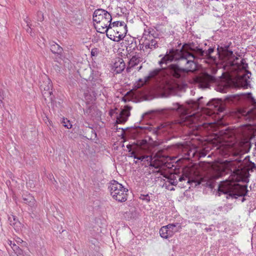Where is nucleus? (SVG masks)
Wrapping results in <instances>:
<instances>
[{"label":"nucleus","mask_w":256,"mask_h":256,"mask_svg":"<svg viewBox=\"0 0 256 256\" xmlns=\"http://www.w3.org/2000/svg\"><path fill=\"white\" fill-rule=\"evenodd\" d=\"M214 52V48H210L208 50L204 51L198 47L194 43L186 44L180 50H172L168 54H166L159 61L158 64L162 68H156L151 71L144 80H140V82L136 84V87L140 88L150 80L154 78L156 81H161V76L163 74L162 69L165 68L163 64L167 65L173 60H178L180 65L184 68H180L178 66L172 64L166 70L168 76L162 80V83H165L164 88L170 92H173L178 88L180 84H178L182 81L189 72H192L196 70V63L194 60L196 58H206L208 60L214 58L211 56Z\"/></svg>","instance_id":"1"},{"label":"nucleus","mask_w":256,"mask_h":256,"mask_svg":"<svg viewBox=\"0 0 256 256\" xmlns=\"http://www.w3.org/2000/svg\"><path fill=\"white\" fill-rule=\"evenodd\" d=\"M203 97L200 98L196 101L190 100L186 102L184 104H180L178 102L174 103L172 106L168 108L170 112H175L179 116L178 122L190 128H196L199 120V114L193 111L200 109L202 105L201 100Z\"/></svg>","instance_id":"2"},{"label":"nucleus","mask_w":256,"mask_h":256,"mask_svg":"<svg viewBox=\"0 0 256 256\" xmlns=\"http://www.w3.org/2000/svg\"><path fill=\"white\" fill-rule=\"evenodd\" d=\"M248 192L246 186L228 182H222L218 188L219 196L221 194H226L227 198H237L238 196H245L247 194Z\"/></svg>","instance_id":"3"},{"label":"nucleus","mask_w":256,"mask_h":256,"mask_svg":"<svg viewBox=\"0 0 256 256\" xmlns=\"http://www.w3.org/2000/svg\"><path fill=\"white\" fill-rule=\"evenodd\" d=\"M92 18L94 22L96 23L94 28L98 32H108L106 28L112 20V16L108 12L103 9H97L94 12Z\"/></svg>","instance_id":"4"},{"label":"nucleus","mask_w":256,"mask_h":256,"mask_svg":"<svg viewBox=\"0 0 256 256\" xmlns=\"http://www.w3.org/2000/svg\"><path fill=\"white\" fill-rule=\"evenodd\" d=\"M112 197L120 202L127 200L128 190L116 180H112L108 186Z\"/></svg>","instance_id":"5"},{"label":"nucleus","mask_w":256,"mask_h":256,"mask_svg":"<svg viewBox=\"0 0 256 256\" xmlns=\"http://www.w3.org/2000/svg\"><path fill=\"white\" fill-rule=\"evenodd\" d=\"M134 126L136 127L134 132L142 134L143 132H151L154 134H158L160 132L168 131L169 129L173 128L174 125L168 122L162 124L156 127H152L150 125L146 126H136L135 125Z\"/></svg>","instance_id":"6"},{"label":"nucleus","mask_w":256,"mask_h":256,"mask_svg":"<svg viewBox=\"0 0 256 256\" xmlns=\"http://www.w3.org/2000/svg\"><path fill=\"white\" fill-rule=\"evenodd\" d=\"M158 38L154 37L150 34V32L144 30L142 38H141L142 44H140V49L144 51L148 49L150 50L156 49L158 47Z\"/></svg>","instance_id":"7"},{"label":"nucleus","mask_w":256,"mask_h":256,"mask_svg":"<svg viewBox=\"0 0 256 256\" xmlns=\"http://www.w3.org/2000/svg\"><path fill=\"white\" fill-rule=\"evenodd\" d=\"M223 54L224 61L228 65L236 66L238 68L245 70L248 68V64L246 62L244 59L240 60V62H238L239 60L238 58L234 54L232 51L226 48L223 50Z\"/></svg>","instance_id":"8"},{"label":"nucleus","mask_w":256,"mask_h":256,"mask_svg":"<svg viewBox=\"0 0 256 256\" xmlns=\"http://www.w3.org/2000/svg\"><path fill=\"white\" fill-rule=\"evenodd\" d=\"M40 88L45 100L48 98L50 101H52L54 96L52 91V83L50 80L46 76H44L42 77V81H40Z\"/></svg>","instance_id":"9"},{"label":"nucleus","mask_w":256,"mask_h":256,"mask_svg":"<svg viewBox=\"0 0 256 256\" xmlns=\"http://www.w3.org/2000/svg\"><path fill=\"white\" fill-rule=\"evenodd\" d=\"M128 30L124 28V27L116 26L114 29L112 30L111 33H106L107 36L110 39L118 42L124 38Z\"/></svg>","instance_id":"10"},{"label":"nucleus","mask_w":256,"mask_h":256,"mask_svg":"<svg viewBox=\"0 0 256 256\" xmlns=\"http://www.w3.org/2000/svg\"><path fill=\"white\" fill-rule=\"evenodd\" d=\"M50 50L52 53L56 54L55 57L56 61L60 64L62 65L64 64V60L62 54L63 51L62 48L58 44L52 42L50 44Z\"/></svg>","instance_id":"11"},{"label":"nucleus","mask_w":256,"mask_h":256,"mask_svg":"<svg viewBox=\"0 0 256 256\" xmlns=\"http://www.w3.org/2000/svg\"><path fill=\"white\" fill-rule=\"evenodd\" d=\"M23 203L28 206V210L34 213L36 209V200L34 197L30 194H24L22 196V201Z\"/></svg>","instance_id":"12"},{"label":"nucleus","mask_w":256,"mask_h":256,"mask_svg":"<svg viewBox=\"0 0 256 256\" xmlns=\"http://www.w3.org/2000/svg\"><path fill=\"white\" fill-rule=\"evenodd\" d=\"M208 108L214 112H220L224 110V106L222 104V101L220 100L214 99L206 104Z\"/></svg>","instance_id":"13"},{"label":"nucleus","mask_w":256,"mask_h":256,"mask_svg":"<svg viewBox=\"0 0 256 256\" xmlns=\"http://www.w3.org/2000/svg\"><path fill=\"white\" fill-rule=\"evenodd\" d=\"M130 107L126 106H124V108L121 110L120 114L117 116L116 123H124L128 120V116H130Z\"/></svg>","instance_id":"14"},{"label":"nucleus","mask_w":256,"mask_h":256,"mask_svg":"<svg viewBox=\"0 0 256 256\" xmlns=\"http://www.w3.org/2000/svg\"><path fill=\"white\" fill-rule=\"evenodd\" d=\"M218 178V176L216 175L206 176L198 182V184H202V185L212 188L214 187V181Z\"/></svg>","instance_id":"15"},{"label":"nucleus","mask_w":256,"mask_h":256,"mask_svg":"<svg viewBox=\"0 0 256 256\" xmlns=\"http://www.w3.org/2000/svg\"><path fill=\"white\" fill-rule=\"evenodd\" d=\"M90 76L88 78H84L86 80L92 82V86H101L102 80L100 78V74L98 71H92L90 70Z\"/></svg>","instance_id":"16"},{"label":"nucleus","mask_w":256,"mask_h":256,"mask_svg":"<svg viewBox=\"0 0 256 256\" xmlns=\"http://www.w3.org/2000/svg\"><path fill=\"white\" fill-rule=\"evenodd\" d=\"M239 132L242 134L244 137L248 139L252 138L254 134V126L250 124L243 126L240 129Z\"/></svg>","instance_id":"17"},{"label":"nucleus","mask_w":256,"mask_h":256,"mask_svg":"<svg viewBox=\"0 0 256 256\" xmlns=\"http://www.w3.org/2000/svg\"><path fill=\"white\" fill-rule=\"evenodd\" d=\"M125 66L126 64L124 60L122 58H118V60L114 63L113 68L116 73L120 74L124 70Z\"/></svg>","instance_id":"18"},{"label":"nucleus","mask_w":256,"mask_h":256,"mask_svg":"<svg viewBox=\"0 0 256 256\" xmlns=\"http://www.w3.org/2000/svg\"><path fill=\"white\" fill-rule=\"evenodd\" d=\"M143 60L141 54H137L133 56L128 62V67L130 68L134 67Z\"/></svg>","instance_id":"19"},{"label":"nucleus","mask_w":256,"mask_h":256,"mask_svg":"<svg viewBox=\"0 0 256 256\" xmlns=\"http://www.w3.org/2000/svg\"><path fill=\"white\" fill-rule=\"evenodd\" d=\"M237 162L233 161L226 160L224 162V166L227 170L233 171L236 174H238L240 170L237 168L236 166Z\"/></svg>","instance_id":"20"},{"label":"nucleus","mask_w":256,"mask_h":256,"mask_svg":"<svg viewBox=\"0 0 256 256\" xmlns=\"http://www.w3.org/2000/svg\"><path fill=\"white\" fill-rule=\"evenodd\" d=\"M8 221L10 224L16 230H19L21 228L22 224L16 216L12 215L9 216Z\"/></svg>","instance_id":"21"},{"label":"nucleus","mask_w":256,"mask_h":256,"mask_svg":"<svg viewBox=\"0 0 256 256\" xmlns=\"http://www.w3.org/2000/svg\"><path fill=\"white\" fill-rule=\"evenodd\" d=\"M169 230H170V233L172 232L173 236L176 232H178L182 228V226L179 223H173L166 225Z\"/></svg>","instance_id":"22"},{"label":"nucleus","mask_w":256,"mask_h":256,"mask_svg":"<svg viewBox=\"0 0 256 256\" xmlns=\"http://www.w3.org/2000/svg\"><path fill=\"white\" fill-rule=\"evenodd\" d=\"M160 234L162 238H168L172 236V232L169 230L166 226H164L160 230Z\"/></svg>","instance_id":"23"},{"label":"nucleus","mask_w":256,"mask_h":256,"mask_svg":"<svg viewBox=\"0 0 256 256\" xmlns=\"http://www.w3.org/2000/svg\"><path fill=\"white\" fill-rule=\"evenodd\" d=\"M250 75L251 74V72L248 71H246V74H244L242 78V86L244 88H248L250 85V81L248 80L250 78Z\"/></svg>","instance_id":"24"},{"label":"nucleus","mask_w":256,"mask_h":256,"mask_svg":"<svg viewBox=\"0 0 256 256\" xmlns=\"http://www.w3.org/2000/svg\"><path fill=\"white\" fill-rule=\"evenodd\" d=\"M229 88V84L226 82H222L216 86L215 90L219 92L225 93L226 90Z\"/></svg>","instance_id":"25"},{"label":"nucleus","mask_w":256,"mask_h":256,"mask_svg":"<svg viewBox=\"0 0 256 256\" xmlns=\"http://www.w3.org/2000/svg\"><path fill=\"white\" fill-rule=\"evenodd\" d=\"M130 43L128 44L126 46V50L128 52H132L133 50L137 48L136 40L132 38H130Z\"/></svg>","instance_id":"26"},{"label":"nucleus","mask_w":256,"mask_h":256,"mask_svg":"<svg viewBox=\"0 0 256 256\" xmlns=\"http://www.w3.org/2000/svg\"><path fill=\"white\" fill-rule=\"evenodd\" d=\"M137 145L140 147V148L145 152H146L148 150L149 148V144L146 140H139L137 142Z\"/></svg>","instance_id":"27"},{"label":"nucleus","mask_w":256,"mask_h":256,"mask_svg":"<svg viewBox=\"0 0 256 256\" xmlns=\"http://www.w3.org/2000/svg\"><path fill=\"white\" fill-rule=\"evenodd\" d=\"M214 78L212 76L208 74L206 76V80L207 81L204 82H201L200 84L202 87L207 88L209 86L208 82H212L214 81Z\"/></svg>","instance_id":"28"},{"label":"nucleus","mask_w":256,"mask_h":256,"mask_svg":"<svg viewBox=\"0 0 256 256\" xmlns=\"http://www.w3.org/2000/svg\"><path fill=\"white\" fill-rule=\"evenodd\" d=\"M242 96L249 100L250 102L252 104V106H254V107H256V100L254 99V98L252 96L251 93L243 94Z\"/></svg>","instance_id":"29"},{"label":"nucleus","mask_w":256,"mask_h":256,"mask_svg":"<svg viewBox=\"0 0 256 256\" xmlns=\"http://www.w3.org/2000/svg\"><path fill=\"white\" fill-rule=\"evenodd\" d=\"M110 26L106 27V29H108V32L111 33L112 29H114L115 27L118 26L119 21L114 22L112 23L109 22Z\"/></svg>","instance_id":"30"},{"label":"nucleus","mask_w":256,"mask_h":256,"mask_svg":"<svg viewBox=\"0 0 256 256\" xmlns=\"http://www.w3.org/2000/svg\"><path fill=\"white\" fill-rule=\"evenodd\" d=\"M240 96L239 95H232L228 97L227 99L228 101L235 104L240 100Z\"/></svg>","instance_id":"31"},{"label":"nucleus","mask_w":256,"mask_h":256,"mask_svg":"<svg viewBox=\"0 0 256 256\" xmlns=\"http://www.w3.org/2000/svg\"><path fill=\"white\" fill-rule=\"evenodd\" d=\"M139 198L146 203L149 202L151 200V196L148 194H140Z\"/></svg>","instance_id":"32"},{"label":"nucleus","mask_w":256,"mask_h":256,"mask_svg":"<svg viewBox=\"0 0 256 256\" xmlns=\"http://www.w3.org/2000/svg\"><path fill=\"white\" fill-rule=\"evenodd\" d=\"M177 176L174 174L171 175L168 178L169 182L173 186H176L177 184L178 181L177 180Z\"/></svg>","instance_id":"33"},{"label":"nucleus","mask_w":256,"mask_h":256,"mask_svg":"<svg viewBox=\"0 0 256 256\" xmlns=\"http://www.w3.org/2000/svg\"><path fill=\"white\" fill-rule=\"evenodd\" d=\"M85 100L86 101V102L88 104L92 103L95 100L94 97L92 96L90 94H85L84 95Z\"/></svg>","instance_id":"34"},{"label":"nucleus","mask_w":256,"mask_h":256,"mask_svg":"<svg viewBox=\"0 0 256 256\" xmlns=\"http://www.w3.org/2000/svg\"><path fill=\"white\" fill-rule=\"evenodd\" d=\"M130 154H134V159L140 160L141 161H143L144 160H146L148 158V156H136L134 152H131Z\"/></svg>","instance_id":"35"},{"label":"nucleus","mask_w":256,"mask_h":256,"mask_svg":"<svg viewBox=\"0 0 256 256\" xmlns=\"http://www.w3.org/2000/svg\"><path fill=\"white\" fill-rule=\"evenodd\" d=\"M38 21L42 22L44 20V14L42 12H38L36 14Z\"/></svg>","instance_id":"36"},{"label":"nucleus","mask_w":256,"mask_h":256,"mask_svg":"<svg viewBox=\"0 0 256 256\" xmlns=\"http://www.w3.org/2000/svg\"><path fill=\"white\" fill-rule=\"evenodd\" d=\"M10 245L11 246V247L14 252H16L20 248L16 244H12V241H10Z\"/></svg>","instance_id":"37"},{"label":"nucleus","mask_w":256,"mask_h":256,"mask_svg":"<svg viewBox=\"0 0 256 256\" xmlns=\"http://www.w3.org/2000/svg\"><path fill=\"white\" fill-rule=\"evenodd\" d=\"M2 94V90H0V108H2L4 106V102H2L4 97H3Z\"/></svg>","instance_id":"38"},{"label":"nucleus","mask_w":256,"mask_h":256,"mask_svg":"<svg viewBox=\"0 0 256 256\" xmlns=\"http://www.w3.org/2000/svg\"><path fill=\"white\" fill-rule=\"evenodd\" d=\"M24 252L20 248L14 253L17 255V256H22V254H23Z\"/></svg>","instance_id":"39"},{"label":"nucleus","mask_w":256,"mask_h":256,"mask_svg":"<svg viewBox=\"0 0 256 256\" xmlns=\"http://www.w3.org/2000/svg\"><path fill=\"white\" fill-rule=\"evenodd\" d=\"M118 27H124V28L127 30V26L124 22H119Z\"/></svg>","instance_id":"40"},{"label":"nucleus","mask_w":256,"mask_h":256,"mask_svg":"<svg viewBox=\"0 0 256 256\" xmlns=\"http://www.w3.org/2000/svg\"><path fill=\"white\" fill-rule=\"evenodd\" d=\"M72 124L70 122L69 120L67 121V124L65 122V128H72Z\"/></svg>","instance_id":"41"},{"label":"nucleus","mask_w":256,"mask_h":256,"mask_svg":"<svg viewBox=\"0 0 256 256\" xmlns=\"http://www.w3.org/2000/svg\"><path fill=\"white\" fill-rule=\"evenodd\" d=\"M187 178V176H180L179 178H178V181L180 182H182L183 180H186Z\"/></svg>","instance_id":"42"},{"label":"nucleus","mask_w":256,"mask_h":256,"mask_svg":"<svg viewBox=\"0 0 256 256\" xmlns=\"http://www.w3.org/2000/svg\"><path fill=\"white\" fill-rule=\"evenodd\" d=\"M26 22L27 24V26L28 27V28L27 30V32H31V30H32V28H30L31 24H30V22H28L27 21H26Z\"/></svg>","instance_id":"43"},{"label":"nucleus","mask_w":256,"mask_h":256,"mask_svg":"<svg viewBox=\"0 0 256 256\" xmlns=\"http://www.w3.org/2000/svg\"><path fill=\"white\" fill-rule=\"evenodd\" d=\"M22 256H30L28 252H24V254H22Z\"/></svg>","instance_id":"44"},{"label":"nucleus","mask_w":256,"mask_h":256,"mask_svg":"<svg viewBox=\"0 0 256 256\" xmlns=\"http://www.w3.org/2000/svg\"><path fill=\"white\" fill-rule=\"evenodd\" d=\"M29 1L32 4H34L36 2V0H29Z\"/></svg>","instance_id":"45"},{"label":"nucleus","mask_w":256,"mask_h":256,"mask_svg":"<svg viewBox=\"0 0 256 256\" xmlns=\"http://www.w3.org/2000/svg\"><path fill=\"white\" fill-rule=\"evenodd\" d=\"M251 166L252 168H256V166L254 162H251Z\"/></svg>","instance_id":"46"},{"label":"nucleus","mask_w":256,"mask_h":256,"mask_svg":"<svg viewBox=\"0 0 256 256\" xmlns=\"http://www.w3.org/2000/svg\"><path fill=\"white\" fill-rule=\"evenodd\" d=\"M61 124H63V125L64 126V118H62Z\"/></svg>","instance_id":"47"},{"label":"nucleus","mask_w":256,"mask_h":256,"mask_svg":"<svg viewBox=\"0 0 256 256\" xmlns=\"http://www.w3.org/2000/svg\"><path fill=\"white\" fill-rule=\"evenodd\" d=\"M206 156V154L202 152L200 154V156Z\"/></svg>","instance_id":"48"},{"label":"nucleus","mask_w":256,"mask_h":256,"mask_svg":"<svg viewBox=\"0 0 256 256\" xmlns=\"http://www.w3.org/2000/svg\"><path fill=\"white\" fill-rule=\"evenodd\" d=\"M142 68V66H140L138 68V70H140Z\"/></svg>","instance_id":"49"},{"label":"nucleus","mask_w":256,"mask_h":256,"mask_svg":"<svg viewBox=\"0 0 256 256\" xmlns=\"http://www.w3.org/2000/svg\"><path fill=\"white\" fill-rule=\"evenodd\" d=\"M244 200H245V198H243L242 199V202H244Z\"/></svg>","instance_id":"50"},{"label":"nucleus","mask_w":256,"mask_h":256,"mask_svg":"<svg viewBox=\"0 0 256 256\" xmlns=\"http://www.w3.org/2000/svg\"><path fill=\"white\" fill-rule=\"evenodd\" d=\"M130 156H131V157H133V158H134V154H130Z\"/></svg>","instance_id":"51"},{"label":"nucleus","mask_w":256,"mask_h":256,"mask_svg":"<svg viewBox=\"0 0 256 256\" xmlns=\"http://www.w3.org/2000/svg\"><path fill=\"white\" fill-rule=\"evenodd\" d=\"M64 232V230H62V232H60V233L62 232Z\"/></svg>","instance_id":"52"},{"label":"nucleus","mask_w":256,"mask_h":256,"mask_svg":"<svg viewBox=\"0 0 256 256\" xmlns=\"http://www.w3.org/2000/svg\"><path fill=\"white\" fill-rule=\"evenodd\" d=\"M187 182H188V183H190V180H188Z\"/></svg>","instance_id":"53"},{"label":"nucleus","mask_w":256,"mask_h":256,"mask_svg":"<svg viewBox=\"0 0 256 256\" xmlns=\"http://www.w3.org/2000/svg\"><path fill=\"white\" fill-rule=\"evenodd\" d=\"M251 112V111H248V113Z\"/></svg>","instance_id":"54"},{"label":"nucleus","mask_w":256,"mask_h":256,"mask_svg":"<svg viewBox=\"0 0 256 256\" xmlns=\"http://www.w3.org/2000/svg\"><path fill=\"white\" fill-rule=\"evenodd\" d=\"M255 108H256V106Z\"/></svg>","instance_id":"55"}]
</instances>
